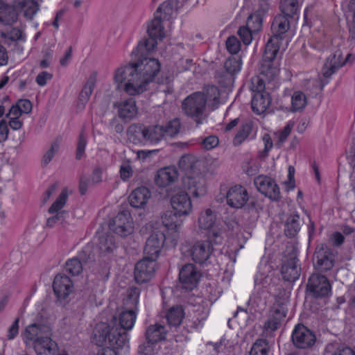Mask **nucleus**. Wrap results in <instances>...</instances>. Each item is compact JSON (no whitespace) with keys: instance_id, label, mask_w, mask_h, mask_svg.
<instances>
[{"instance_id":"72a5a7b5","label":"nucleus","mask_w":355,"mask_h":355,"mask_svg":"<svg viewBox=\"0 0 355 355\" xmlns=\"http://www.w3.org/2000/svg\"><path fill=\"white\" fill-rule=\"evenodd\" d=\"M147 32L150 37L159 40L164 38L165 33L164 26L159 16L155 15V17L148 23Z\"/></svg>"},{"instance_id":"774afa93","label":"nucleus","mask_w":355,"mask_h":355,"mask_svg":"<svg viewBox=\"0 0 355 355\" xmlns=\"http://www.w3.org/2000/svg\"><path fill=\"white\" fill-rule=\"evenodd\" d=\"M272 278L268 275H265L262 272H258L254 278V283L256 285H261L263 288H268L270 286Z\"/></svg>"},{"instance_id":"603ef678","label":"nucleus","mask_w":355,"mask_h":355,"mask_svg":"<svg viewBox=\"0 0 355 355\" xmlns=\"http://www.w3.org/2000/svg\"><path fill=\"white\" fill-rule=\"evenodd\" d=\"M17 19V14L15 10L10 6L6 4L1 14L0 22L4 24H11Z\"/></svg>"},{"instance_id":"423d86ee","label":"nucleus","mask_w":355,"mask_h":355,"mask_svg":"<svg viewBox=\"0 0 355 355\" xmlns=\"http://www.w3.org/2000/svg\"><path fill=\"white\" fill-rule=\"evenodd\" d=\"M337 251L324 244L318 245L313 254L314 265L320 272L331 270L335 262Z\"/></svg>"},{"instance_id":"20e7f679","label":"nucleus","mask_w":355,"mask_h":355,"mask_svg":"<svg viewBox=\"0 0 355 355\" xmlns=\"http://www.w3.org/2000/svg\"><path fill=\"white\" fill-rule=\"evenodd\" d=\"M288 300L286 298L276 297L271 306L268 319L263 324V329L266 334H270L277 330L284 321L287 313Z\"/></svg>"},{"instance_id":"7ed1b4c3","label":"nucleus","mask_w":355,"mask_h":355,"mask_svg":"<svg viewBox=\"0 0 355 355\" xmlns=\"http://www.w3.org/2000/svg\"><path fill=\"white\" fill-rule=\"evenodd\" d=\"M182 112L196 122L202 124L206 119V99L200 92H193L186 97L181 105Z\"/></svg>"},{"instance_id":"f03ea898","label":"nucleus","mask_w":355,"mask_h":355,"mask_svg":"<svg viewBox=\"0 0 355 355\" xmlns=\"http://www.w3.org/2000/svg\"><path fill=\"white\" fill-rule=\"evenodd\" d=\"M92 341L96 345H108L116 349L128 347L129 344L128 331L119 327L116 316H113L108 323L101 322L96 324Z\"/></svg>"},{"instance_id":"e433bc0d","label":"nucleus","mask_w":355,"mask_h":355,"mask_svg":"<svg viewBox=\"0 0 355 355\" xmlns=\"http://www.w3.org/2000/svg\"><path fill=\"white\" fill-rule=\"evenodd\" d=\"M97 80V73L96 72H92L89 78H87L85 84L84 85L80 95H79V101L83 104H86L89 100L90 96L93 92V90L96 86Z\"/></svg>"},{"instance_id":"393cba45","label":"nucleus","mask_w":355,"mask_h":355,"mask_svg":"<svg viewBox=\"0 0 355 355\" xmlns=\"http://www.w3.org/2000/svg\"><path fill=\"white\" fill-rule=\"evenodd\" d=\"M289 28L290 22L288 17L285 15H278L274 18L271 25L272 37L282 41Z\"/></svg>"},{"instance_id":"ea45409f","label":"nucleus","mask_w":355,"mask_h":355,"mask_svg":"<svg viewBox=\"0 0 355 355\" xmlns=\"http://www.w3.org/2000/svg\"><path fill=\"white\" fill-rule=\"evenodd\" d=\"M140 289L137 287H131L127 291L126 297L123 300L125 309L137 311Z\"/></svg>"},{"instance_id":"cd10ccee","label":"nucleus","mask_w":355,"mask_h":355,"mask_svg":"<svg viewBox=\"0 0 355 355\" xmlns=\"http://www.w3.org/2000/svg\"><path fill=\"white\" fill-rule=\"evenodd\" d=\"M33 347L37 355H55L58 350V345L51 339V336L37 341L33 345Z\"/></svg>"},{"instance_id":"f704fd0d","label":"nucleus","mask_w":355,"mask_h":355,"mask_svg":"<svg viewBox=\"0 0 355 355\" xmlns=\"http://www.w3.org/2000/svg\"><path fill=\"white\" fill-rule=\"evenodd\" d=\"M116 318L119 328H123V329L127 331H130L133 328L135 323L137 311L126 309L125 311H122Z\"/></svg>"},{"instance_id":"9b49d317","label":"nucleus","mask_w":355,"mask_h":355,"mask_svg":"<svg viewBox=\"0 0 355 355\" xmlns=\"http://www.w3.org/2000/svg\"><path fill=\"white\" fill-rule=\"evenodd\" d=\"M110 229L122 237L130 234L133 230L132 220L128 211L119 212L110 223Z\"/></svg>"},{"instance_id":"338daca9","label":"nucleus","mask_w":355,"mask_h":355,"mask_svg":"<svg viewBox=\"0 0 355 355\" xmlns=\"http://www.w3.org/2000/svg\"><path fill=\"white\" fill-rule=\"evenodd\" d=\"M226 48L231 54H236L241 49L240 42L236 37L230 36L226 41Z\"/></svg>"},{"instance_id":"8fccbe9b","label":"nucleus","mask_w":355,"mask_h":355,"mask_svg":"<svg viewBox=\"0 0 355 355\" xmlns=\"http://www.w3.org/2000/svg\"><path fill=\"white\" fill-rule=\"evenodd\" d=\"M98 247L101 252L110 253L116 248L115 239L113 236H103L99 239Z\"/></svg>"},{"instance_id":"6e6552de","label":"nucleus","mask_w":355,"mask_h":355,"mask_svg":"<svg viewBox=\"0 0 355 355\" xmlns=\"http://www.w3.org/2000/svg\"><path fill=\"white\" fill-rule=\"evenodd\" d=\"M347 61V58H343V53L340 50H336L326 60L322 69V77L320 78L321 89L328 84L329 78Z\"/></svg>"},{"instance_id":"7c9ffc66","label":"nucleus","mask_w":355,"mask_h":355,"mask_svg":"<svg viewBox=\"0 0 355 355\" xmlns=\"http://www.w3.org/2000/svg\"><path fill=\"white\" fill-rule=\"evenodd\" d=\"M165 317L167 320V323L171 328L178 327L184 318V311L182 306L176 305L172 306L166 312Z\"/></svg>"},{"instance_id":"37998d69","label":"nucleus","mask_w":355,"mask_h":355,"mask_svg":"<svg viewBox=\"0 0 355 355\" xmlns=\"http://www.w3.org/2000/svg\"><path fill=\"white\" fill-rule=\"evenodd\" d=\"M19 6L28 19H32L39 10L38 4L35 0H21Z\"/></svg>"},{"instance_id":"13d9d810","label":"nucleus","mask_w":355,"mask_h":355,"mask_svg":"<svg viewBox=\"0 0 355 355\" xmlns=\"http://www.w3.org/2000/svg\"><path fill=\"white\" fill-rule=\"evenodd\" d=\"M165 246L166 248H171L177 245L180 239L179 229L168 231L165 234Z\"/></svg>"},{"instance_id":"1a4fd4ad","label":"nucleus","mask_w":355,"mask_h":355,"mask_svg":"<svg viewBox=\"0 0 355 355\" xmlns=\"http://www.w3.org/2000/svg\"><path fill=\"white\" fill-rule=\"evenodd\" d=\"M291 338L293 345L298 349L310 348L316 341L315 334L302 324H298L295 327Z\"/></svg>"},{"instance_id":"e2e57ef3","label":"nucleus","mask_w":355,"mask_h":355,"mask_svg":"<svg viewBox=\"0 0 355 355\" xmlns=\"http://www.w3.org/2000/svg\"><path fill=\"white\" fill-rule=\"evenodd\" d=\"M87 144V137L85 135V133L83 132V131H82L80 133V135L78 137V144H77V148H76V159L80 160L83 157V156L85 153V150Z\"/></svg>"},{"instance_id":"a211bd4d","label":"nucleus","mask_w":355,"mask_h":355,"mask_svg":"<svg viewBox=\"0 0 355 355\" xmlns=\"http://www.w3.org/2000/svg\"><path fill=\"white\" fill-rule=\"evenodd\" d=\"M171 204L179 216H187L192 210V203L189 195L185 191H180L171 197Z\"/></svg>"},{"instance_id":"4d7b16f0","label":"nucleus","mask_w":355,"mask_h":355,"mask_svg":"<svg viewBox=\"0 0 355 355\" xmlns=\"http://www.w3.org/2000/svg\"><path fill=\"white\" fill-rule=\"evenodd\" d=\"M180 128V121L178 119H174L168 121L164 126V137L165 136L174 137L179 132Z\"/></svg>"},{"instance_id":"c756f323","label":"nucleus","mask_w":355,"mask_h":355,"mask_svg":"<svg viewBox=\"0 0 355 355\" xmlns=\"http://www.w3.org/2000/svg\"><path fill=\"white\" fill-rule=\"evenodd\" d=\"M155 38L150 37L144 39L140 41L132 52V55L135 57L148 58L146 55L153 51L157 46V42Z\"/></svg>"},{"instance_id":"58836bf2","label":"nucleus","mask_w":355,"mask_h":355,"mask_svg":"<svg viewBox=\"0 0 355 355\" xmlns=\"http://www.w3.org/2000/svg\"><path fill=\"white\" fill-rule=\"evenodd\" d=\"M180 217L175 211H167L162 216V223L168 231L179 229L182 224Z\"/></svg>"},{"instance_id":"4be33fe9","label":"nucleus","mask_w":355,"mask_h":355,"mask_svg":"<svg viewBox=\"0 0 355 355\" xmlns=\"http://www.w3.org/2000/svg\"><path fill=\"white\" fill-rule=\"evenodd\" d=\"M202 162L193 155H184L179 161V167L186 177L201 173Z\"/></svg>"},{"instance_id":"de8ad7c7","label":"nucleus","mask_w":355,"mask_h":355,"mask_svg":"<svg viewBox=\"0 0 355 355\" xmlns=\"http://www.w3.org/2000/svg\"><path fill=\"white\" fill-rule=\"evenodd\" d=\"M217 83L223 87H230L234 85L235 76L224 69L218 71L216 73Z\"/></svg>"},{"instance_id":"4c0bfd02","label":"nucleus","mask_w":355,"mask_h":355,"mask_svg":"<svg viewBox=\"0 0 355 355\" xmlns=\"http://www.w3.org/2000/svg\"><path fill=\"white\" fill-rule=\"evenodd\" d=\"M128 139L135 144L145 143V126L140 124H132L127 130Z\"/></svg>"},{"instance_id":"dca6fc26","label":"nucleus","mask_w":355,"mask_h":355,"mask_svg":"<svg viewBox=\"0 0 355 355\" xmlns=\"http://www.w3.org/2000/svg\"><path fill=\"white\" fill-rule=\"evenodd\" d=\"M165 233L162 231H154L146 242L144 252L146 257L157 259L161 249L165 245Z\"/></svg>"},{"instance_id":"ddd939ff","label":"nucleus","mask_w":355,"mask_h":355,"mask_svg":"<svg viewBox=\"0 0 355 355\" xmlns=\"http://www.w3.org/2000/svg\"><path fill=\"white\" fill-rule=\"evenodd\" d=\"M200 274L193 263L184 265L179 272V279L182 289L192 291L197 286Z\"/></svg>"},{"instance_id":"f3484780","label":"nucleus","mask_w":355,"mask_h":355,"mask_svg":"<svg viewBox=\"0 0 355 355\" xmlns=\"http://www.w3.org/2000/svg\"><path fill=\"white\" fill-rule=\"evenodd\" d=\"M249 195L246 189L241 185H235L229 189L226 193V202L232 208L241 209L248 201Z\"/></svg>"},{"instance_id":"864d4df0","label":"nucleus","mask_w":355,"mask_h":355,"mask_svg":"<svg viewBox=\"0 0 355 355\" xmlns=\"http://www.w3.org/2000/svg\"><path fill=\"white\" fill-rule=\"evenodd\" d=\"M68 198L67 189L64 188L55 201L49 208V212L51 214L60 212L59 211L64 206Z\"/></svg>"},{"instance_id":"2eb2a0df","label":"nucleus","mask_w":355,"mask_h":355,"mask_svg":"<svg viewBox=\"0 0 355 355\" xmlns=\"http://www.w3.org/2000/svg\"><path fill=\"white\" fill-rule=\"evenodd\" d=\"M51 329L49 325L35 322L27 326L23 333L24 340L28 342H33L35 345L37 341H40L48 336H51Z\"/></svg>"},{"instance_id":"bf43d9fd","label":"nucleus","mask_w":355,"mask_h":355,"mask_svg":"<svg viewBox=\"0 0 355 355\" xmlns=\"http://www.w3.org/2000/svg\"><path fill=\"white\" fill-rule=\"evenodd\" d=\"M250 88L253 94L255 93H268L265 90V82L260 76L252 78Z\"/></svg>"},{"instance_id":"49530a36","label":"nucleus","mask_w":355,"mask_h":355,"mask_svg":"<svg viewBox=\"0 0 355 355\" xmlns=\"http://www.w3.org/2000/svg\"><path fill=\"white\" fill-rule=\"evenodd\" d=\"M179 1L178 0H167L162 3L157 8L155 15L163 14L164 18L171 17L173 10L178 8Z\"/></svg>"},{"instance_id":"3c124183","label":"nucleus","mask_w":355,"mask_h":355,"mask_svg":"<svg viewBox=\"0 0 355 355\" xmlns=\"http://www.w3.org/2000/svg\"><path fill=\"white\" fill-rule=\"evenodd\" d=\"M252 131V125L249 123H243L239 128L233 139L235 146H240L250 135Z\"/></svg>"},{"instance_id":"f8f14e48","label":"nucleus","mask_w":355,"mask_h":355,"mask_svg":"<svg viewBox=\"0 0 355 355\" xmlns=\"http://www.w3.org/2000/svg\"><path fill=\"white\" fill-rule=\"evenodd\" d=\"M307 288L316 297H324L331 292V287L326 276L313 274L309 279Z\"/></svg>"},{"instance_id":"0eeeda50","label":"nucleus","mask_w":355,"mask_h":355,"mask_svg":"<svg viewBox=\"0 0 355 355\" xmlns=\"http://www.w3.org/2000/svg\"><path fill=\"white\" fill-rule=\"evenodd\" d=\"M214 240L209 239L197 241L191 246L186 245V252L196 263L202 264L207 261L213 252Z\"/></svg>"},{"instance_id":"6e6d98bb","label":"nucleus","mask_w":355,"mask_h":355,"mask_svg":"<svg viewBox=\"0 0 355 355\" xmlns=\"http://www.w3.org/2000/svg\"><path fill=\"white\" fill-rule=\"evenodd\" d=\"M66 271L73 276L78 275L83 270V265L77 258H72L66 262Z\"/></svg>"},{"instance_id":"052dcab7","label":"nucleus","mask_w":355,"mask_h":355,"mask_svg":"<svg viewBox=\"0 0 355 355\" xmlns=\"http://www.w3.org/2000/svg\"><path fill=\"white\" fill-rule=\"evenodd\" d=\"M246 25L256 33L262 27V19L259 15H251L247 19Z\"/></svg>"},{"instance_id":"5701e85b","label":"nucleus","mask_w":355,"mask_h":355,"mask_svg":"<svg viewBox=\"0 0 355 355\" xmlns=\"http://www.w3.org/2000/svg\"><path fill=\"white\" fill-rule=\"evenodd\" d=\"M178 171L175 167H165L159 169L155 175V184L159 187H166L177 180Z\"/></svg>"},{"instance_id":"a878e982","label":"nucleus","mask_w":355,"mask_h":355,"mask_svg":"<svg viewBox=\"0 0 355 355\" xmlns=\"http://www.w3.org/2000/svg\"><path fill=\"white\" fill-rule=\"evenodd\" d=\"M150 196V191L147 187H138L129 196L130 204L135 208H143L147 204Z\"/></svg>"},{"instance_id":"9d476101","label":"nucleus","mask_w":355,"mask_h":355,"mask_svg":"<svg viewBox=\"0 0 355 355\" xmlns=\"http://www.w3.org/2000/svg\"><path fill=\"white\" fill-rule=\"evenodd\" d=\"M155 261L146 257L135 264L134 276L137 283L144 284L150 280L155 271Z\"/></svg>"},{"instance_id":"c85d7f7f","label":"nucleus","mask_w":355,"mask_h":355,"mask_svg":"<svg viewBox=\"0 0 355 355\" xmlns=\"http://www.w3.org/2000/svg\"><path fill=\"white\" fill-rule=\"evenodd\" d=\"M271 103V98L268 93H255L251 101L252 111L261 114L266 112Z\"/></svg>"},{"instance_id":"4468645a","label":"nucleus","mask_w":355,"mask_h":355,"mask_svg":"<svg viewBox=\"0 0 355 355\" xmlns=\"http://www.w3.org/2000/svg\"><path fill=\"white\" fill-rule=\"evenodd\" d=\"M254 185L259 191L272 200L280 199V190L275 181L270 177L259 175L254 180Z\"/></svg>"},{"instance_id":"09e8293b","label":"nucleus","mask_w":355,"mask_h":355,"mask_svg":"<svg viewBox=\"0 0 355 355\" xmlns=\"http://www.w3.org/2000/svg\"><path fill=\"white\" fill-rule=\"evenodd\" d=\"M273 61H263L261 67V74L268 78V80H273L279 72L277 64L272 63Z\"/></svg>"},{"instance_id":"69168bd1","label":"nucleus","mask_w":355,"mask_h":355,"mask_svg":"<svg viewBox=\"0 0 355 355\" xmlns=\"http://www.w3.org/2000/svg\"><path fill=\"white\" fill-rule=\"evenodd\" d=\"M67 216H68V212L66 211L63 210L60 212H56L55 216L47 219L46 225L47 226L52 227L56 223L63 224Z\"/></svg>"},{"instance_id":"c03bdc74","label":"nucleus","mask_w":355,"mask_h":355,"mask_svg":"<svg viewBox=\"0 0 355 355\" xmlns=\"http://www.w3.org/2000/svg\"><path fill=\"white\" fill-rule=\"evenodd\" d=\"M242 60L239 56H232L224 62L223 69L236 77L241 69Z\"/></svg>"},{"instance_id":"c9c22d12","label":"nucleus","mask_w":355,"mask_h":355,"mask_svg":"<svg viewBox=\"0 0 355 355\" xmlns=\"http://www.w3.org/2000/svg\"><path fill=\"white\" fill-rule=\"evenodd\" d=\"M282 40L271 37L265 46L263 61H274L279 53Z\"/></svg>"},{"instance_id":"2f4dec72","label":"nucleus","mask_w":355,"mask_h":355,"mask_svg":"<svg viewBox=\"0 0 355 355\" xmlns=\"http://www.w3.org/2000/svg\"><path fill=\"white\" fill-rule=\"evenodd\" d=\"M301 228L300 217L297 213L290 214L284 224V233L287 237H295Z\"/></svg>"},{"instance_id":"a18cd8bd","label":"nucleus","mask_w":355,"mask_h":355,"mask_svg":"<svg viewBox=\"0 0 355 355\" xmlns=\"http://www.w3.org/2000/svg\"><path fill=\"white\" fill-rule=\"evenodd\" d=\"M279 8L282 12V15L287 17H293L297 14L298 10L297 0H281Z\"/></svg>"},{"instance_id":"b1692460","label":"nucleus","mask_w":355,"mask_h":355,"mask_svg":"<svg viewBox=\"0 0 355 355\" xmlns=\"http://www.w3.org/2000/svg\"><path fill=\"white\" fill-rule=\"evenodd\" d=\"M115 107L118 108V114L120 118L124 121H130L137 114L138 109L136 105V101L133 98H130L121 102Z\"/></svg>"},{"instance_id":"473e14b6","label":"nucleus","mask_w":355,"mask_h":355,"mask_svg":"<svg viewBox=\"0 0 355 355\" xmlns=\"http://www.w3.org/2000/svg\"><path fill=\"white\" fill-rule=\"evenodd\" d=\"M145 143L157 144L164 137V126L158 125L145 126Z\"/></svg>"},{"instance_id":"a19ab883","label":"nucleus","mask_w":355,"mask_h":355,"mask_svg":"<svg viewBox=\"0 0 355 355\" xmlns=\"http://www.w3.org/2000/svg\"><path fill=\"white\" fill-rule=\"evenodd\" d=\"M202 94L205 96L206 104L208 103L212 110L218 107L220 103V92L216 86L208 85L205 87Z\"/></svg>"},{"instance_id":"bb28decb","label":"nucleus","mask_w":355,"mask_h":355,"mask_svg":"<svg viewBox=\"0 0 355 355\" xmlns=\"http://www.w3.org/2000/svg\"><path fill=\"white\" fill-rule=\"evenodd\" d=\"M167 331L164 325L156 323L148 327L145 337L148 343L155 344L166 339Z\"/></svg>"},{"instance_id":"79ce46f5","label":"nucleus","mask_w":355,"mask_h":355,"mask_svg":"<svg viewBox=\"0 0 355 355\" xmlns=\"http://www.w3.org/2000/svg\"><path fill=\"white\" fill-rule=\"evenodd\" d=\"M307 104L305 94L301 91H295L291 96V112H296L302 111Z\"/></svg>"},{"instance_id":"f257e3e1","label":"nucleus","mask_w":355,"mask_h":355,"mask_svg":"<svg viewBox=\"0 0 355 355\" xmlns=\"http://www.w3.org/2000/svg\"><path fill=\"white\" fill-rule=\"evenodd\" d=\"M138 62L129 63L119 68L114 76L115 81L122 83L126 81L124 90L131 96L140 94L147 89L160 71V63L157 59L139 58Z\"/></svg>"},{"instance_id":"680f3d73","label":"nucleus","mask_w":355,"mask_h":355,"mask_svg":"<svg viewBox=\"0 0 355 355\" xmlns=\"http://www.w3.org/2000/svg\"><path fill=\"white\" fill-rule=\"evenodd\" d=\"M237 33L243 44L248 45L251 43L252 40V34L254 33L246 25L245 26L240 27L237 31Z\"/></svg>"},{"instance_id":"5fc2aeb1","label":"nucleus","mask_w":355,"mask_h":355,"mask_svg":"<svg viewBox=\"0 0 355 355\" xmlns=\"http://www.w3.org/2000/svg\"><path fill=\"white\" fill-rule=\"evenodd\" d=\"M269 351L268 343L265 339H258L253 344L250 355H268Z\"/></svg>"},{"instance_id":"0e129e2a","label":"nucleus","mask_w":355,"mask_h":355,"mask_svg":"<svg viewBox=\"0 0 355 355\" xmlns=\"http://www.w3.org/2000/svg\"><path fill=\"white\" fill-rule=\"evenodd\" d=\"M59 143L58 141H53L49 149L45 153L42 157V164L46 166L53 158L54 155L57 153L59 150Z\"/></svg>"},{"instance_id":"39448f33","label":"nucleus","mask_w":355,"mask_h":355,"mask_svg":"<svg viewBox=\"0 0 355 355\" xmlns=\"http://www.w3.org/2000/svg\"><path fill=\"white\" fill-rule=\"evenodd\" d=\"M216 216L211 209L200 212L198 217V226L201 230H207V237L214 240L215 244L221 243L223 240L221 230L215 226Z\"/></svg>"},{"instance_id":"412c9836","label":"nucleus","mask_w":355,"mask_h":355,"mask_svg":"<svg viewBox=\"0 0 355 355\" xmlns=\"http://www.w3.org/2000/svg\"><path fill=\"white\" fill-rule=\"evenodd\" d=\"M53 288L58 297L65 299L72 292L73 283L67 275L59 274L54 278Z\"/></svg>"},{"instance_id":"aec40b11","label":"nucleus","mask_w":355,"mask_h":355,"mask_svg":"<svg viewBox=\"0 0 355 355\" xmlns=\"http://www.w3.org/2000/svg\"><path fill=\"white\" fill-rule=\"evenodd\" d=\"M298 259L295 253L283 261L281 273L283 279L288 282H295L300 275V268L297 265Z\"/></svg>"},{"instance_id":"6ab92c4d","label":"nucleus","mask_w":355,"mask_h":355,"mask_svg":"<svg viewBox=\"0 0 355 355\" xmlns=\"http://www.w3.org/2000/svg\"><path fill=\"white\" fill-rule=\"evenodd\" d=\"M184 186L193 197L205 194V178L201 173L190 175L184 179Z\"/></svg>"}]
</instances>
